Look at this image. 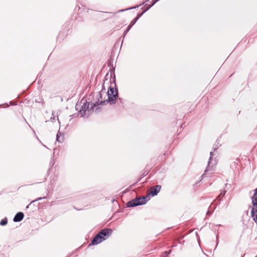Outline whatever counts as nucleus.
<instances>
[{
    "label": "nucleus",
    "instance_id": "12",
    "mask_svg": "<svg viewBox=\"0 0 257 257\" xmlns=\"http://www.w3.org/2000/svg\"><path fill=\"white\" fill-rule=\"evenodd\" d=\"M7 223H8V219L7 218H5L1 221L0 225L4 226V225H6L7 224Z\"/></svg>",
    "mask_w": 257,
    "mask_h": 257
},
{
    "label": "nucleus",
    "instance_id": "23",
    "mask_svg": "<svg viewBox=\"0 0 257 257\" xmlns=\"http://www.w3.org/2000/svg\"><path fill=\"white\" fill-rule=\"evenodd\" d=\"M164 257H167V256H164Z\"/></svg>",
    "mask_w": 257,
    "mask_h": 257
},
{
    "label": "nucleus",
    "instance_id": "18",
    "mask_svg": "<svg viewBox=\"0 0 257 257\" xmlns=\"http://www.w3.org/2000/svg\"><path fill=\"white\" fill-rule=\"evenodd\" d=\"M41 199H42V198L40 197V198H39L38 199L35 200V201H37V200H41ZM33 202H34V201H33Z\"/></svg>",
    "mask_w": 257,
    "mask_h": 257
},
{
    "label": "nucleus",
    "instance_id": "11",
    "mask_svg": "<svg viewBox=\"0 0 257 257\" xmlns=\"http://www.w3.org/2000/svg\"><path fill=\"white\" fill-rule=\"evenodd\" d=\"M61 136V134L59 132H58L56 135V141L58 142H61L63 140V136H62V138L60 139Z\"/></svg>",
    "mask_w": 257,
    "mask_h": 257
},
{
    "label": "nucleus",
    "instance_id": "17",
    "mask_svg": "<svg viewBox=\"0 0 257 257\" xmlns=\"http://www.w3.org/2000/svg\"><path fill=\"white\" fill-rule=\"evenodd\" d=\"M50 119L51 121H53V120L55 119V116H54L53 117H51Z\"/></svg>",
    "mask_w": 257,
    "mask_h": 257
},
{
    "label": "nucleus",
    "instance_id": "14",
    "mask_svg": "<svg viewBox=\"0 0 257 257\" xmlns=\"http://www.w3.org/2000/svg\"><path fill=\"white\" fill-rule=\"evenodd\" d=\"M226 193L225 191H221V193L219 194V195L218 196V198H220V197H222L223 196H224L225 194Z\"/></svg>",
    "mask_w": 257,
    "mask_h": 257
},
{
    "label": "nucleus",
    "instance_id": "4",
    "mask_svg": "<svg viewBox=\"0 0 257 257\" xmlns=\"http://www.w3.org/2000/svg\"><path fill=\"white\" fill-rule=\"evenodd\" d=\"M148 196L136 198L128 201L126 204V206L128 207H133L145 204L148 201Z\"/></svg>",
    "mask_w": 257,
    "mask_h": 257
},
{
    "label": "nucleus",
    "instance_id": "5",
    "mask_svg": "<svg viewBox=\"0 0 257 257\" xmlns=\"http://www.w3.org/2000/svg\"><path fill=\"white\" fill-rule=\"evenodd\" d=\"M108 99L106 100L100 101L99 104H103L105 102H109L110 104H114L115 102L116 99L118 97L117 91H115V94H107Z\"/></svg>",
    "mask_w": 257,
    "mask_h": 257
},
{
    "label": "nucleus",
    "instance_id": "21",
    "mask_svg": "<svg viewBox=\"0 0 257 257\" xmlns=\"http://www.w3.org/2000/svg\"><path fill=\"white\" fill-rule=\"evenodd\" d=\"M205 176V174H203L202 175V177H203V176Z\"/></svg>",
    "mask_w": 257,
    "mask_h": 257
},
{
    "label": "nucleus",
    "instance_id": "9",
    "mask_svg": "<svg viewBox=\"0 0 257 257\" xmlns=\"http://www.w3.org/2000/svg\"><path fill=\"white\" fill-rule=\"evenodd\" d=\"M144 14V13L138 14L137 17L134 19L130 24L129 27L132 28L133 26L137 22L138 20Z\"/></svg>",
    "mask_w": 257,
    "mask_h": 257
},
{
    "label": "nucleus",
    "instance_id": "7",
    "mask_svg": "<svg viewBox=\"0 0 257 257\" xmlns=\"http://www.w3.org/2000/svg\"><path fill=\"white\" fill-rule=\"evenodd\" d=\"M24 217V214L22 212L17 213L13 219L14 222H20L23 220Z\"/></svg>",
    "mask_w": 257,
    "mask_h": 257
},
{
    "label": "nucleus",
    "instance_id": "20",
    "mask_svg": "<svg viewBox=\"0 0 257 257\" xmlns=\"http://www.w3.org/2000/svg\"><path fill=\"white\" fill-rule=\"evenodd\" d=\"M124 11H125L124 10H120V12H123Z\"/></svg>",
    "mask_w": 257,
    "mask_h": 257
},
{
    "label": "nucleus",
    "instance_id": "19",
    "mask_svg": "<svg viewBox=\"0 0 257 257\" xmlns=\"http://www.w3.org/2000/svg\"><path fill=\"white\" fill-rule=\"evenodd\" d=\"M136 7H134V8H131L130 9H134V8H135ZM126 10H130V9H127Z\"/></svg>",
    "mask_w": 257,
    "mask_h": 257
},
{
    "label": "nucleus",
    "instance_id": "3",
    "mask_svg": "<svg viewBox=\"0 0 257 257\" xmlns=\"http://www.w3.org/2000/svg\"><path fill=\"white\" fill-rule=\"evenodd\" d=\"M252 207L251 208V215L257 225V188L254 191V194L251 197Z\"/></svg>",
    "mask_w": 257,
    "mask_h": 257
},
{
    "label": "nucleus",
    "instance_id": "8",
    "mask_svg": "<svg viewBox=\"0 0 257 257\" xmlns=\"http://www.w3.org/2000/svg\"><path fill=\"white\" fill-rule=\"evenodd\" d=\"M213 153H214V152H210V158H209V161H208V163L207 167L206 170L204 171V173H206L207 172H208L209 171L212 170V169L213 168L212 166H210V160H211L212 156H213Z\"/></svg>",
    "mask_w": 257,
    "mask_h": 257
},
{
    "label": "nucleus",
    "instance_id": "15",
    "mask_svg": "<svg viewBox=\"0 0 257 257\" xmlns=\"http://www.w3.org/2000/svg\"><path fill=\"white\" fill-rule=\"evenodd\" d=\"M171 252V250H169L168 251H166L164 252V256H167L168 257V255L170 254Z\"/></svg>",
    "mask_w": 257,
    "mask_h": 257
},
{
    "label": "nucleus",
    "instance_id": "2",
    "mask_svg": "<svg viewBox=\"0 0 257 257\" xmlns=\"http://www.w3.org/2000/svg\"><path fill=\"white\" fill-rule=\"evenodd\" d=\"M113 230L111 228H104L102 229L91 241V244L96 245L105 239H107L112 233Z\"/></svg>",
    "mask_w": 257,
    "mask_h": 257
},
{
    "label": "nucleus",
    "instance_id": "1",
    "mask_svg": "<svg viewBox=\"0 0 257 257\" xmlns=\"http://www.w3.org/2000/svg\"><path fill=\"white\" fill-rule=\"evenodd\" d=\"M99 105V101L96 103H92L90 102H83V100L77 103L75 106L76 109L79 110V113L81 116L87 117L90 113L97 106Z\"/></svg>",
    "mask_w": 257,
    "mask_h": 257
},
{
    "label": "nucleus",
    "instance_id": "16",
    "mask_svg": "<svg viewBox=\"0 0 257 257\" xmlns=\"http://www.w3.org/2000/svg\"><path fill=\"white\" fill-rule=\"evenodd\" d=\"M131 28H130L129 27V26H128L127 27V29L124 32V35L125 36L127 33V32L130 31V29Z\"/></svg>",
    "mask_w": 257,
    "mask_h": 257
},
{
    "label": "nucleus",
    "instance_id": "22",
    "mask_svg": "<svg viewBox=\"0 0 257 257\" xmlns=\"http://www.w3.org/2000/svg\"><path fill=\"white\" fill-rule=\"evenodd\" d=\"M216 149H217V148H214V151L215 150H216Z\"/></svg>",
    "mask_w": 257,
    "mask_h": 257
},
{
    "label": "nucleus",
    "instance_id": "10",
    "mask_svg": "<svg viewBox=\"0 0 257 257\" xmlns=\"http://www.w3.org/2000/svg\"><path fill=\"white\" fill-rule=\"evenodd\" d=\"M116 91H117V90L116 89H114V88H112L111 86H110L108 89L107 94L109 93V94H115Z\"/></svg>",
    "mask_w": 257,
    "mask_h": 257
},
{
    "label": "nucleus",
    "instance_id": "13",
    "mask_svg": "<svg viewBox=\"0 0 257 257\" xmlns=\"http://www.w3.org/2000/svg\"><path fill=\"white\" fill-rule=\"evenodd\" d=\"M103 94L106 95V93L105 89H102V90L100 91L99 95H100V98H102V96Z\"/></svg>",
    "mask_w": 257,
    "mask_h": 257
},
{
    "label": "nucleus",
    "instance_id": "6",
    "mask_svg": "<svg viewBox=\"0 0 257 257\" xmlns=\"http://www.w3.org/2000/svg\"><path fill=\"white\" fill-rule=\"evenodd\" d=\"M161 188L160 185H156L154 187L151 188L149 194L152 196H156L160 192Z\"/></svg>",
    "mask_w": 257,
    "mask_h": 257
}]
</instances>
